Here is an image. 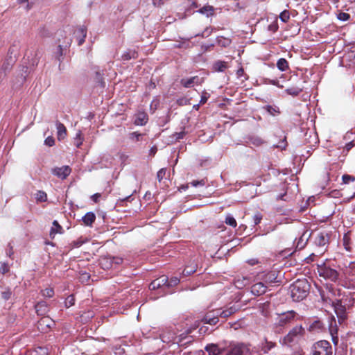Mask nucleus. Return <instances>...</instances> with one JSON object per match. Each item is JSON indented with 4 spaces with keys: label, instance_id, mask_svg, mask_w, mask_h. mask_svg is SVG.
<instances>
[{
    "label": "nucleus",
    "instance_id": "17",
    "mask_svg": "<svg viewBox=\"0 0 355 355\" xmlns=\"http://www.w3.org/2000/svg\"><path fill=\"white\" fill-rule=\"evenodd\" d=\"M268 287L263 282L259 281L251 286V293L254 296H260L267 291Z\"/></svg>",
    "mask_w": 355,
    "mask_h": 355
},
{
    "label": "nucleus",
    "instance_id": "26",
    "mask_svg": "<svg viewBox=\"0 0 355 355\" xmlns=\"http://www.w3.org/2000/svg\"><path fill=\"white\" fill-rule=\"evenodd\" d=\"M138 56L137 52L135 49H128L122 55L123 60H129L132 58L135 59Z\"/></svg>",
    "mask_w": 355,
    "mask_h": 355
},
{
    "label": "nucleus",
    "instance_id": "9",
    "mask_svg": "<svg viewBox=\"0 0 355 355\" xmlns=\"http://www.w3.org/2000/svg\"><path fill=\"white\" fill-rule=\"evenodd\" d=\"M253 349L250 345L241 344L232 347L227 355H252Z\"/></svg>",
    "mask_w": 355,
    "mask_h": 355
},
{
    "label": "nucleus",
    "instance_id": "2",
    "mask_svg": "<svg viewBox=\"0 0 355 355\" xmlns=\"http://www.w3.org/2000/svg\"><path fill=\"white\" fill-rule=\"evenodd\" d=\"M310 284L306 279H297L290 286L291 297L293 301L300 302L309 294Z\"/></svg>",
    "mask_w": 355,
    "mask_h": 355
},
{
    "label": "nucleus",
    "instance_id": "34",
    "mask_svg": "<svg viewBox=\"0 0 355 355\" xmlns=\"http://www.w3.org/2000/svg\"><path fill=\"white\" fill-rule=\"evenodd\" d=\"M225 222L227 225H229L233 227H235L237 225L235 218L230 214L226 216Z\"/></svg>",
    "mask_w": 355,
    "mask_h": 355
},
{
    "label": "nucleus",
    "instance_id": "50",
    "mask_svg": "<svg viewBox=\"0 0 355 355\" xmlns=\"http://www.w3.org/2000/svg\"><path fill=\"white\" fill-rule=\"evenodd\" d=\"M84 243H85V241L84 240H82L81 238H80L79 239L76 240V241H73L71 243L72 246L73 248H79L80 246H81Z\"/></svg>",
    "mask_w": 355,
    "mask_h": 355
},
{
    "label": "nucleus",
    "instance_id": "30",
    "mask_svg": "<svg viewBox=\"0 0 355 355\" xmlns=\"http://www.w3.org/2000/svg\"><path fill=\"white\" fill-rule=\"evenodd\" d=\"M248 282L249 280L247 278L243 277L242 279H237L235 280L234 284L236 288L241 289L248 284Z\"/></svg>",
    "mask_w": 355,
    "mask_h": 355
},
{
    "label": "nucleus",
    "instance_id": "14",
    "mask_svg": "<svg viewBox=\"0 0 355 355\" xmlns=\"http://www.w3.org/2000/svg\"><path fill=\"white\" fill-rule=\"evenodd\" d=\"M225 347L221 344L210 343L205 347V350L209 355H219L225 351Z\"/></svg>",
    "mask_w": 355,
    "mask_h": 355
},
{
    "label": "nucleus",
    "instance_id": "52",
    "mask_svg": "<svg viewBox=\"0 0 355 355\" xmlns=\"http://www.w3.org/2000/svg\"><path fill=\"white\" fill-rule=\"evenodd\" d=\"M191 184L193 187H198V186H204L205 184V181L204 180H193L191 182Z\"/></svg>",
    "mask_w": 355,
    "mask_h": 355
},
{
    "label": "nucleus",
    "instance_id": "3",
    "mask_svg": "<svg viewBox=\"0 0 355 355\" xmlns=\"http://www.w3.org/2000/svg\"><path fill=\"white\" fill-rule=\"evenodd\" d=\"M305 333L302 325H297L292 328L288 333L279 340L282 345L293 346L298 343Z\"/></svg>",
    "mask_w": 355,
    "mask_h": 355
},
{
    "label": "nucleus",
    "instance_id": "21",
    "mask_svg": "<svg viewBox=\"0 0 355 355\" xmlns=\"http://www.w3.org/2000/svg\"><path fill=\"white\" fill-rule=\"evenodd\" d=\"M53 226L51 229L49 236L51 239L54 238V236L56 234H62L63 233V228L58 223L57 220H53Z\"/></svg>",
    "mask_w": 355,
    "mask_h": 355
},
{
    "label": "nucleus",
    "instance_id": "46",
    "mask_svg": "<svg viewBox=\"0 0 355 355\" xmlns=\"http://www.w3.org/2000/svg\"><path fill=\"white\" fill-rule=\"evenodd\" d=\"M177 48H189V40H184L182 42H180L178 44L175 45Z\"/></svg>",
    "mask_w": 355,
    "mask_h": 355
},
{
    "label": "nucleus",
    "instance_id": "29",
    "mask_svg": "<svg viewBox=\"0 0 355 355\" xmlns=\"http://www.w3.org/2000/svg\"><path fill=\"white\" fill-rule=\"evenodd\" d=\"M213 67L216 71L223 72L227 69V65L225 62L218 60L214 64Z\"/></svg>",
    "mask_w": 355,
    "mask_h": 355
},
{
    "label": "nucleus",
    "instance_id": "12",
    "mask_svg": "<svg viewBox=\"0 0 355 355\" xmlns=\"http://www.w3.org/2000/svg\"><path fill=\"white\" fill-rule=\"evenodd\" d=\"M219 317L217 309L207 312L202 318V321L205 324L215 325L219 322Z\"/></svg>",
    "mask_w": 355,
    "mask_h": 355
},
{
    "label": "nucleus",
    "instance_id": "11",
    "mask_svg": "<svg viewBox=\"0 0 355 355\" xmlns=\"http://www.w3.org/2000/svg\"><path fill=\"white\" fill-rule=\"evenodd\" d=\"M168 277L165 275H162L160 277L153 280L149 285L150 290H156L162 288L164 293H168L167 289Z\"/></svg>",
    "mask_w": 355,
    "mask_h": 355
},
{
    "label": "nucleus",
    "instance_id": "45",
    "mask_svg": "<svg viewBox=\"0 0 355 355\" xmlns=\"http://www.w3.org/2000/svg\"><path fill=\"white\" fill-rule=\"evenodd\" d=\"M349 18H350V15L346 12H342L338 15V19L340 21H347L348 19H349Z\"/></svg>",
    "mask_w": 355,
    "mask_h": 355
},
{
    "label": "nucleus",
    "instance_id": "38",
    "mask_svg": "<svg viewBox=\"0 0 355 355\" xmlns=\"http://www.w3.org/2000/svg\"><path fill=\"white\" fill-rule=\"evenodd\" d=\"M83 141V139L82 137L81 132L78 131L75 138V145L76 146V147L79 148L82 145Z\"/></svg>",
    "mask_w": 355,
    "mask_h": 355
},
{
    "label": "nucleus",
    "instance_id": "43",
    "mask_svg": "<svg viewBox=\"0 0 355 355\" xmlns=\"http://www.w3.org/2000/svg\"><path fill=\"white\" fill-rule=\"evenodd\" d=\"M166 169L165 168H161L157 173V178L159 182H161L166 175Z\"/></svg>",
    "mask_w": 355,
    "mask_h": 355
},
{
    "label": "nucleus",
    "instance_id": "7",
    "mask_svg": "<svg viewBox=\"0 0 355 355\" xmlns=\"http://www.w3.org/2000/svg\"><path fill=\"white\" fill-rule=\"evenodd\" d=\"M278 274L279 272L276 270L263 271L257 274V279L259 281L263 282L268 287V286H271L273 283L278 282Z\"/></svg>",
    "mask_w": 355,
    "mask_h": 355
},
{
    "label": "nucleus",
    "instance_id": "58",
    "mask_svg": "<svg viewBox=\"0 0 355 355\" xmlns=\"http://www.w3.org/2000/svg\"><path fill=\"white\" fill-rule=\"evenodd\" d=\"M65 303H66L67 305L68 304L69 306H71L73 305L74 304V299H73V296H70L67 300Z\"/></svg>",
    "mask_w": 355,
    "mask_h": 355
},
{
    "label": "nucleus",
    "instance_id": "56",
    "mask_svg": "<svg viewBox=\"0 0 355 355\" xmlns=\"http://www.w3.org/2000/svg\"><path fill=\"white\" fill-rule=\"evenodd\" d=\"M184 135H185V132L184 131H182L180 132H176L174 135V137H175V139L179 140V139H183Z\"/></svg>",
    "mask_w": 355,
    "mask_h": 355
},
{
    "label": "nucleus",
    "instance_id": "18",
    "mask_svg": "<svg viewBox=\"0 0 355 355\" xmlns=\"http://www.w3.org/2000/svg\"><path fill=\"white\" fill-rule=\"evenodd\" d=\"M202 81V78H200L198 76H193L188 79H181L180 83L183 87L189 88L193 87L194 85H201Z\"/></svg>",
    "mask_w": 355,
    "mask_h": 355
},
{
    "label": "nucleus",
    "instance_id": "28",
    "mask_svg": "<svg viewBox=\"0 0 355 355\" xmlns=\"http://www.w3.org/2000/svg\"><path fill=\"white\" fill-rule=\"evenodd\" d=\"M303 90V87H292L286 89V92L293 96H298Z\"/></svg>",
    "mask_w": 355,
    "mask_h": 355
},
{
    "label": "nucleus",
    "instance_id": "13",
    "mask_svg": "<svg viewBox=\"0 0 355 355\" xmlns=\"http://www.w3.org/2000/svg\"><path fill=\"white\" fill-rule=\"evenodd\" d=\"M133 123L135 125L143 126L148 121V114L143 110H138L133 116Z\"/></svg>",
    "mask_w": 355,
    "mask_h": 355
},
{
    "label": "nucleus",
    "instance_id": "10",
    "mask_svg": "<svg viewBox=\"0 0 355 355\" xmlns=\"http://www.w3.org/2000/svg\"><path fill=\"white\" fill-rule=\"evenodd\" d=\"M332 305L338 318V321L341 324L346 319V306L343 304V301L341 300H336L333 301Z\"/></svg>",
    "mask_w": 355,
    "mask_h": 355
},
{
    "label": "nucleus",
    "instance_id": "62",
    "mask_svg": "<svg viewBox=\"0 0 355 355\" xmlns=\"http://www.w3.org/2000/svg\"><path fill=\"white\" fill-rule=\"evenodd\" d=\"M124 353V349L121 348V347L115 348V354H122Z\"/></svg>",
    "mask_w": 355,
    "mask_h": 355
},
{
    "label": "nucleus",
    "instance_id": "1",
    "mask_svg": "<svg viewBox=\"0 0 355 355\" xmlns=\"http://www.w3.org/2000/svg\"><path fill=\"white\" fill-rule=\"evenodd\" d=\"M299 319L298 314L293 310L283 313H276L273 316V329L277 333H280L288 324H290Z\"/></svg>",
    "mask_w": 355,
    "mask_h": 355
},
{
    "label": "nucleus",
    "instance_id": "22",
    "mask_svg": "<svg viewBox=\"0 0 355 355\" xmlns=\"http://www.w3.org/2000/svg\"><path fill=\"white\" fill-rule=\"evenodd\" d=\"M215 8L210 5L204 6L200 8L198 12L202 15H206L207 17H211L214 15Z\"/></svg>",
    "mask_w": 355,
    "mask_h": 355
},
{
    "label": "nucleus",
    "instance_id": "41",
    "mask_svg": "<svg viewBox=\"0 0 355 355\" xmlns=\"http://www.w3.org/2000/svg\"><path fill=\"white\" fill-rule=\"evenodd\" d=\"M342 180L345 184H348L350 182L355 181V178L354 176L345 174L343 175Z\"/></svg>",
    "mask_w": 355,
    "mask_h": 355
},
{
    "label": "nucleus",
    "instance_id": "33",
    "mask_svg": "<svg viewBox=\"0 0 355 355\" xmlns=\"http://www.w3.org/2000/svg\"><path fill=\"white\" fill-rule=\"evenodd\" d=\"M36 199L38 202H46L47 200V195L43 191H38L36 193Z\"/></svg>",
    "mask_w": 355,
    "mask_h": 355
},
{
    "label": "nucleus",
    "instance_id": "40",
    "mask_svg": "<svg viewBox=\"0 0 355 355\" xmlns=\"http://www.w3.org/2000/svg\"><path fill=\"white\" fill-rule=\"evenodd\" d=\"M180 279L178 277H173L170 280L168 279L167 282V288H169L170 287L176 286L179 284Z\"/></svg>",
    "mask_w": 355,
    "mask_h": 355
},
{
    "label": "nucleus",
    "instance_id": "49",
    "mask_svg": "<svg viewBox=\"0 0 355 355\" xmlns=\"http://www.w3.org/2000/svg\"><path fill=\"white\" fill-rule=\"evenodd\" d=\"M261 220H262V215L259 213L256 214L253 216L254 225H257L261 223Z\"/></svg>",
    "mask_w": 355,
    "mask_h": 355
},
{
    "label": "nucleus",
    "instance_id": "20",
    "mask_svg": "<svg viewBox=\"0 0 355 355\" xmlns=\"http://www.w3.org/2000/svg\"><path fill=\"white\" fill-rule=\"evenodd\" d=\"M276 346V343L265 339L260 345L261 351L264 354L268 353Z\"/></svg>",
    "mask_w": 355,
    "mask_h": 355
},
{
    "label": "nucleus",
    "instance_id": "19",
    "mask_svg": "<svg viewBox=\"0 0 355 355\" xmlns=\"http://www.w3.org/2000/svg\"><path fill=\"white\" fill-rule=\"evenodd\" d=\"M57 128V137L58 140L63 139L67 135V128L60 121L57 120L55 121Z\"/></svg>",
    "mask_w": 355,
    "mask_h": 355
},
{
    "label": "nucleus",
    "instance_id": "23",
    "mask_svg": "<svg viewBox=\"0 0 355 355\" xmlns=\"http://www.w3.org/2000/svg\"><path fill=\"white\" fill-rule=\"evenodd\" d=\"M77 37H78V45L81 46L84 42L87 35V29L85 26H80L77 30Z\"/></svg>",
    "mask_w": 355,
    "mask_h": 355
},
{
    "label": "nucleus",
    "instance_id": "59",
    "mask_svg": "<svg viewBox=\"0 0 355 355\" xmlns=\"http://www.w3.org/2000/svg\"><path fill=\"white\" fill-rule=\"evenodd\" d=\"M101 197V194L97 193H95L94 195H92L91 196V199L94 202H97L99 198Z\"/></svg>",
    "mask_w": 355,
    "mask_h": 355
},
{
    "label": "nucleus",
    "instance_id": "36",
    "mask_svg": "<svg viewBox=\"0 0 355 355\" xmlns=\"http://www.w3.org/2000/svg\"><path fill=\"white\" fill-rule=\"evenodd\" d=\"M10 267L8 263L6 262H0V273L4 275L9 272Z\"/></svg>",
    "mask_w": 355,
    "mask_h": 355
},
{
    "label": "nucleus",
    "instance_id": "37",
    "mask_svg": "<svg viewBox=\"0 0 355 355\" xmlns=\"http://www.w3.org/2000/svg\"><path fill=\"white\" fill-rule=\"evenodd\" d=\"M55 53V57L59 60L60 61L61 60V58L62 57L63 55V48H62V45L61 44H59L57 47V50L54 53Z\"/></svg>",
    "mask_w": 355,
    "mask_h": 355
},
{
    "label": "nucleus",
    "instance_id": "54",
    "mask_svg": "<svg viewBox=\"0 0 355 355\" xmlns=\"http://www.w3.org/2000/svg\"><path fill=\"white\" fill-rule=\"evenodd\" d=\"M141 135H142L141 134L138 133L137 132H133L130 133V138L135 139L136 141H139Z\"/></svg>",
    "mask_w": 355,
    "mask_h": 355
},
{
    "label": "nucleus",
    "instance_id": "25",
    "mask_svg": "<svg viewBox=\"0 0 355 355\" xmlns=\"http://www.w3.org/2000/svg\"><path fill=\"white\" fill-rule=\"evenodd\" d=\"M36 312L38 315H44L47 312V306L44 301L39 302L35 305Z\"/></svg>",
    "mask_w": 355,
    "mask_h": 355
},
{
    "label": "nucleus",
    "instance_id": "24",
    "mask_svg": "<svg viewBox=\"0 0 355 355\" xmlns=\"http://www.w3.org/2000/svg\"><path fill=\"white\" fill-rule=\"evenodd\" d=\"M96 219V216L93 212H87L82 218L85 225L91 226Z\"/></svg>",
    "mask_w": 355,
    "mask_h": 355
},
{
    "label": "nucleus",
    "instance_id": "60",
    "mask_svg": "<svg viewBox=\"0 0 355 355\" xmlns=\"http://www.w3.org/2000/svg\"><path fill=\"white\" fill-rule=\"evenodd\" d=\"M213 46H214L213 44H207V45H206V44H203V45H202L201 48H202V51H203L204 52H205V51H207L210 50V49H211Z\"/></svg>",
    "mask_w": 355,
    "mask_h": 355
},
{
    "label": "nucleus",
    "instance_id": "31",
    "mask_svg": "<svg viewBox=\"0 0 355 355\" xmlns=\"http://www.w3.org/2000/svg\"><path fill=\"white\" fill-rule=\"evenodd\" d=\"M249 142H250V144H251L255 146H260L264 143L263 140L259 137H249Z\"/></svg>",
    "mask_w": 355,
    "mask_h": 355
},
{
    "label": "nucleus",
    "instance_id": "32",
    "mask_svg": "<svg viewBox=\"0 0 355 355\" xmlns=\"http://www.w3.org/2000/svg\"><path fill=\"white\" fill-rule=\"evenodd\" d=\"M266 111L271 115L275 116L277 114H279V109L278 107L272 106V105H266L265 107Z\"/></svg>",
    "mask_w": 355,
    "mask_h": 355
},
{
    "label": "nucleus",
    "instance_id": "63",
    "mask_svg": "<svg viewBox=\"0 0 355 355\" xmlns=\"http://www.w3.org/2000/svg\"><path fill=\"white\" fill-rule=\"evenodd\" d=\"M354 146V144L352 142H349L345 145V149L348 151L352 147Z\"/></svg>",
    "mask_w": 355,
    "mask_h": 355
},
{
    "label": "nucleus",
    "instance_id": "55",
    "mask_svg": "<svg viewBox=\"0 0 355 355\" xmlns=\"http://www.w3.org/2000/svg\"><path fill=\"white\" fill-rule=\"evenodd\" d=\"M123 263V259L121 257H112V264L120 265Z\"/></svg>",
    "mask_w": 355,
    "mask_h": 355
},
{
    "label": "nucleus",
    "instance_id": "44",
    "mask_svg": "<svg viewBox=\"0 0 355 355\" xmlns=\"http://www.w3.org/2000/svg\"><path fill=\"white\" fill-rule=\"evenodd\" d=\"M12 295L11 290L10 288H7L5 291L1 293V297L5 300H8Z\"/></svg>",
    "mask_w": 355,
    "mask_h": 355
},
{
    "label": "nucleus",
    "instance_id": "48",
    "mask_svg": "<svg viewBox=\"0 0 355 355\" xmlns=\"http://www.w3.org/2000/svg\"><path fill=\"white\" fill-rule=\"evenodd\" d=\"M196 271L194 267L187 266L183 270L184 275H190Z\"/></svg>",
    "mask_w": 355,
    "mask_h": 355
},
{
    "label": "nucleus",
    "instance_id": "53",
    "mask_svg": "<svg viewBox=\"0 0 355 355\" xmlns=\"http://www.w3.org/2000/svg\"><path fill=\"white\" fill-rule=\"evenodd\" d=\"M14 254L13 248L11 245V243H9L8 245V249L6 250V254L10 258H12V254Z\"/></svg>",
    "mask_w": 355,
    "mask_h": 355
},
{
    "label": "nucleus",
    "instance_id": "16",
    "mask_svg": "<svg viewBox=\"0 0 355 355\" xmlns=\"http://www.w3.org/2000/svg\"><path fill=\"white\" fill-rule=\"evenodd\" d=\"M239 310V308L235 305H227L223 309H218V313L220 318L226 319L235 313Z\"/></svg>",
    "mask_w": 355,
    "mask_h": 355
},
{
    "label": "nucleus",
    "instance_id": "8",
    "mask_svg": "<svg viewBox=\"0 0 355 355\" xmlns=\"http://www.w3.org/2000/svg\"><path fill=\"white\" fill-rule=\"evenodd\" d=\"M318 272L320 277L329 281L336 282L339 279L338 272L326 265L319 266L318 268Z\"/></svg>",
    "mask_w": 355,
    "mask_h": 355
},
{
    "label": "nucleus",
    "instance_id": "51",
    "mask_svg": "<svg viewBox=\"0 0 355 355\" xmlns=\"http://www.w3.org/2000/svg\"><path fill=\"white\" fill-rule=\"evenodd\" d=\"M286 146H287V142L286 140V137H284V139L282 141H281L280 142H279V144L275 145V146L278 148L285 149Z\"/></svg>",
    "mask_w": 355,
    "mask_h": 355
},
{
    "label": "nucleus",
    "instance_id": "4",
    "mask_svg": "<svg viewBox=\"0 0 355 355\" xmlns=\"http://www.w3.org/2000/svg\"><path fill=\"white\" fill-rule=\"evenodd\" d=\"M313 236L315 245L325 250L332 237L335 238L336 235L331 231L321 230L315 233Z\"/></svg>",
    "mask_w": 355,
    "mask_h": 355
},
{
    "label": "nucleus",
    "instance_id": "5",
    "mask_svg": "<svg viewBox=\"0 0 355 355\" xmlns=\"http://www.w3.org/2000/svg\"><path fill=\"white\" fill-rule=\"evenodd\" d=\"M343 279L341 284L348 288L355 287V263H351L343 270Z\"/></svg>",
    "mask_w": 355,
    "mask_h": 355
},
{
    "label": "nucleus",
    "instance_id": "35",
    "mask_svg": "<svg viewBox=\"0 0 355 355\" xmlns=\"http://www.w3.org/2000/svg\"><path fill=\"white\" fill-rule=\"evenodd\" d=\"M330 333L331 336V340L334 345H337L338 343V337L337 336L336 329L332 327L330 328Z\"/></svg>",
    "mask_w": 355,
    "mask_h": 355
},
{
    "label": "nucleus",
    "instance_id": "57",
    "mask_svg": "<svg viewBox=\"0 0 355 355\" xmlns=\"http://www.w3.org/2000/svg\"><path fill=\"white\" fill-rule=\"evenodd\" d=\"M236 75L238 78H242L245 75L244 69L241 67L236 71Z\"/></svg>",
    "mask_w": 355,
    "mask_h": 355
},
{
    "label": "nucleus",
    "instance_id": "6",
    "mask_svg": "<svg viewBox=\"0 0 355 355\" xmlns=\"http://www.w3.org/2000/svg\"><path fill=\"white\" fill-rule=\"evenodd\" d=\"M311 355H332V347L327 340H320L311 347Z\"/></svg>",
    "mask_w": 355,
    "mask_h": 355
},
{
    "label": "nucleus",
    "instance_id": "47",
    "mask_svg": "<svg viewBox=\"0 0 355 355\" xmlns=\"http://www.w3.org/2000/svg\"><path fill=\"white\" fill-rule=\"evenodd\" d=\"M44 144L50 147L53 146L55 144V139L51 136H49L44 140Z\"/></svg>",
    "mask_w": 355,
    "mask_h": 355
},
{
    "label": "nucleus",
    "instance_id": "61",
    "mask_svg": "<svg viewBox=\"0 0 355 355\" xmlns=\"http://www.w3.org/2000/svg\"><path fill=\"white\" fill-rule=\"evenodd\" d=\"M207 93H205V94H203L202 96H201V99L200 101V104H205L207 99H208V96H207Z\"/></svg>",
    "mask_w": 355,
    "mask_h": 355
},
{
    "label": "nucleus",
    "instance_id": "42",
    "mask_svg": "<svg viewBox=\"0 0 355 355\" xmlns=\"http://www.w3.org/2000/svg\"><path fill=\"white\" fill-rule=\"evenodd\" d=\"M54 295V291L53 288H46L42 291V295L46 297H51Z\"/></svg>",
    "mask_w": 355,
    "mask_h": 355
},
{
    "label": "nucleus",
    "instance_id": "64",
    "mask_svg": "<svg viewBox=\"0 0 355 355\" xmlns=\"http://www.w3.org/2000/svg\"><path fill=\"white\" fill-rule=\"evenodd\" d=\"M119 300H121L119 297H115L114 299V302L112 303V309H115V306H116L119 302H118Z\"/></svg>",
    "mask_w": 355,
    "mask_h": 355
},
{
    "label": "nucleus",
    "instance_id": "27",
    "mask_svg": "<svg viewBox=\"0 0 355 355\" xmlns=\"http://www.w3.org/2000/svg\"><path fill=\"white\" fill-rule=\"evenodd\" d=\"M277 67L281 71H286L289 69V64L285 58H280L277 62Z\"/></svg>",
    "mask_w": 355,
    "mask_h": 355
},
{
    "label": "nucleus",
    "instance_id": "15",
    "mask_svg": "<svg viewBox=\"0 0 355 355\" xmlns=\"http://www.w3.org/2000/svg\"><path fill=\"white\" fill-rule=\"evenodd\" d=\"M71 172V169L69 166H62V167H55L52 169V173L58 178L64 180Z\"/></svg>",
    "mask_w": 355,
    "mask_h": 355
},
{
    "label": "nucleus",
    "instance_id": "39",
    "mask_svg": "<svg viewBox=\"0 0 355 355\" xmlns=\"http://www.w3.org/2000/svg\"><path fill=\"white\" fill-rule=\"evenodd\" d=\"M279 18L283 22H287L290 18L289 12L288 10H284L280 13Z\"/></svg>",
    "mask_w": 355,
    "mask_h": 355
}]
</instances>
